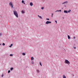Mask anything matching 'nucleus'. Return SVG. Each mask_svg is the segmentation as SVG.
Instances as JSON below:
<instances>
[{
  "instance_id": "obj_7",
  "label": "nucleus",
  "mask_w": 78,
  "mask_h": 78,
  "mask_svg": "<svg viewBox=\"0 0 78 78\" xmlns=\"http://www.w3.org/2000/svg\"><path fill=\"white\" fill-rule=\"evenodd\" d=\"M38 17H39V18H40V19H42V17H41V16H40L39 15H38Z\"/></svg>"
},
{
  "instance_id": "obj_24",
  "label": "nucleus",
  "mask_w": 78,
  "mask_h": 78,
  "mask_svg": "<svg viewBox=\"0 0 78 78\" xmlns=\"http://www.w3.org/2000/svg\"><path fill=\"white\" fill-rule=\"evenodd\" d=\"M70 11H71V10H69L68 11V12H69V13L70 12Z\"/></svg>"
},
{
  "instance_id": "obj_12",
  "label": "nucleus",
  "mask_w": 78,
  "mask_h": 78,
  "mask_svg": "<svg viewBox=\"0 0 78 78\" xmlns=\"http://www.w3.org/2000/svg\"><path fill=\"white\" fill-rule=\"evenodd\" d=\"M37 71L38 72V73H40V72L39 71V70L38 69H37Z\"/></svg>"
},
{
  "instance_id": "obj_15",
  "label": "nucleus",
  "mask_w": 78,
  "mask_h": 78,
  "mask_svg": "<svg viewBox=\"0 0 78 78\" xmlns=\"http://www.w3.org/2000/svg\"><path fill=\"white\" fill-rule=\"evenodd\" d=\"M13 68H10V70L12 71V70H13Z\"/></svg>"
},
{
  "instance_id": "obj_9",
  "label": "nucleus",
  "mask_w": 78,
  "mask_h": 78,
  "mask_svg": "<svg viewBox=\"0 0 78 78\" xmlns=\"http://www.w3.org/2000/svg\"><path fill=\"white\" fill-rule=\"evenodd\" d=\"M21 12L23 13V14H24V13H25V12L24 11H23V10H22Z\"/></svg>"
},
{
  "instance_id": "obj_31",
  "label": "nucleus",
  "mask_w": 78,
  "mask_h": 78,
  "mask_svg": "<svg viewBox=\"0 0 78 78\" xmlns=\"http://www.w3.org/2000/svg\"><path fill=\"white\" fill-rule=\"evenodd\" d=\"M2 77H3V74H2Z\"/></svg>"
},
{
  "instance_id": "obj_13",
  "label": "nucleus",
  "mask_w": 78,
  "mask_h": 78,
  "mask_svg": "<svg viewBox=\"0 0 78 78\" xmlns=\"http://www.w3.org/2000/svg\"><path fill=\"white\" fill-rule=\"evenodd\" d=\"M68 39H70V36H69V35H68Z\"/></svg>"
},
{
  "instance_id": "obj_29",
  "label": "nucleus",
  "mask_w": 78,
  "mask_h": 78,
  "mask_svg": "<svg viewBox=\"0 0 78 78\" xmlns=\"http://www.w3.org/2000/svg\"><path fill=\"white\" fill-rule=\"evenodd\" d=\"M46 20H49V19L47 18Z\"/></svg>"
},
{
  "instance_id": "obj_16",
  "label": "nucleus",
  "mask_w": 78,
  "mask_h": 78,
  "mask_svg": "<svg viewBox=\"0 0 78 78\" xmlns=\"http://www.w3.org/2000/svg\"><path fill=\"white\" fill-rule=\"evenodd\" d=\"M23 56H25V53H23Z\"/></svg>"
},
{
  "instance_id": "obj_8",
  "label": "nucleus",
  "mask_w": 78,
  "mask_h": 78,
  "mask_svg": "<svg viewBox=\"0 0 78 78\" xmlns=\"http://www.w3.org/2000/svg\"><path fill=\"white\" fill-rule=\"evenodd\" d=\"M65 3H67V2H64V3H63L62 4V5H63V4H65Z\"/></svg>"
},
{
  "instance_id": "obj_14",
  "label": "nucleus",
  "mask_w": 78,
  "mask_h": 78,
  "mask_svg": "<svg viewBox=\"0 0 78 78\" xmlns=\"http://www.w3.org/2000/svg\"><path fill=\"white\" fill-rule=\"evenodd\" d=\"M12 46V44H11L10 46H9V47L11 48Z\"/></svg>"
},
{
  "instance_id": "obj_18",
  "label": "nucleus",
  "mask_w": 78,
  "mask_h": 78,
  "mask_svg": "<svg viewBox=\"0 0 78 78\" xmlns=\"http://www.w3.org/2000/svg\"><path fill=\"white\" fill-rule=\"evenodd\" d=\"M39 64H40V66H42V64H41V62H40Z\"/></svg>"
},
{
  "instance_id": "obj_5",
  "label": "nucleus",
  "mask_w": 78,
  "mask_h": 78,
  "mask_svg": "<svg viewBox=\"0 0 78 78\" xmlns=\"http://www.w3.org/2000/svg\"><path fill=\"white\" fill-rule=\"evenodd\" d=\"M30 6H33V3L30 2Z\"/></svg>"
},
{
  "instance_id": "obj_2",
  "label": "nucleus",
  "mask_w": 78,
  "mask_h": 78,
  "mask_svg": "<svg viewBox=\"0 0 78 78\" xmlns=\"http://www.w3.org/2000/svg\"><path fill=\"white\" fill-rule=\"evenodd\" d=\"M65 62L66 64H70V62L69 61L67 60H65Z\"/></svg>"
},
{
  "instance_id": "obj_4",
  "label": "nucleus",
  "mask_w": 78,
  "mask_h": 78,
  "mask_svg": "<svg viewBox=\"0 0 78 78\" xmlns=\"http://www.w3.org/2000/svg\"><path fill=\"white\" fill-rule=\"evenodd\" d=\"M51 23V22L49 21H47L46 22V24H48V23Z\"/></svg>"
},
{
  "instance_id": "obj_22",
  "label": "nucleus",
  "mask_w": 78,
  "mask_h": 78,
  "mask_svg": "<svg viewBox=\"0 0 78 78\" xmlns=\"http://www.w3.org/2000/svg\"><path fill=\"white\" fill-rule=\"evenodd\" d=\"M53 13H52L51 17H53Z\"/></svg>"
},
{
  "instance_id": "obj_20",
  "label": "nucleus",
  "mask_w": 78,
  "mask_h": 78,
  "mask_svg": "<svg viewBox=\"0 0 78 78\" xmlns=\"http://www.w3.org/2000/svg\"><path fill=\"white\" fill-rule=\"evenodd\" d=\"M10 56H13V55H12V54H10Z\"/></svg>"
},
{
  "instance_id": "obj_28",
  "label": "nucleus",
  "mask_w": 78,
  "mask_h": 78,
  "mask_svg": "<svg viewBox=\"0 0 78 78\" xmlns=\"http://www.w3.org/2000/svg\"><path fill=\"white\" fill-rule=\"evenodd\" d=\"M55 22H56V24H57V21L55 20Z\"/></svg>"
},
{
  "instance_id": "obj_34",
  "label": "nucleus",
  "mask_w": 78,
  "mask_h": 78,
  "mask_svg": "<svg viewBox=\"0 0 78 78\" xmlns=\"http://www.w3.org/2000/svg\"><path fill=\"white\" fill-rule=\"evenodd\" d=\"M23 3L24 4V5H25V2H23Z\"/></svg>"
},
{
  "instance_id": "obj_25",
  "label": "nucleus",
  "mask_w": 78,
  "mask_h": 78,
  "mask_svg": "<svg viewBox=\"0 0 78 78\" xmlns=\"http://www.w3.org/2000/svg\"><path fill=\"white\" fill-rule=\"evenodd\" d=\"M73 49H76V47H73Z\"/></svg>"
},
{
  "instance_id": "obj_32",
  "label": "nucleus",
  "mask_w": 78,
  "mask_h": 78,
  "mask_svg": "<svg viewBox=\"0 0 78 78\" xmlns=\"http://www.w3.org/2000/svg\"><path fill=\"white\" fill-rule=\"evenodd\" d=\"M76 38V37H74V39H75Z\"/></svg>"
},
{
  "instance_id": "obj_6",
  "label": "nucleus",
  "mask_w": 78,
  "mask_h": 78,
  "mask_svg": "<svg viewBox=\"0 0 78 78\" xmlns=\"http://www.w3.org/2000/svg\"><path fill=\"white\" fill-rule=\"evenodd\" d=\"M64 12L65 13H68V12L67 10H64Z\"/></svg>"
},
{
  "instance_id": "obj_23",
  "label": "nucleus",
  "mask_w": 78,
  "mask_h": 78,
  "mask_svg": "<svg viewBox=\"0 0 78 78\" xmlns=\"http://www.w3.org/2000/svg\"><path fill=\"white\" fill-rule=\"evenodd\" d=\"M2 45H5V43H3L2 44Z\"/></svg>"
},
{
  "instance_id": "obj_27",
  "label": "nucleus",
  "mask_w": 78,
  "mask_h": 78,
  "mask_svg": "<svg viewBox=\"0 0 78 78\" xmlns=\"http://www.w3.org/2000/svg\"><path fill=\"white\" fill-rule=\"evenodd\" d=\"M58 11L59 12V11L60 12H61V10H58Z\"/></svg>"
},
{
  "instance_id": "obj_26",
  "label": "nucleus",
  "mask_w": 78,
  "mask_h": 78,
  "mask_svg": "<svg viewBox=\"0 0 78 78\" xmlns=\"http://www.w3.org/2000/svg\"><path fill=\"white\" fill-rule=\"evenodd\" d=\"M10 70H9L8 71V73H10Z\"/></svg>"
},
{
  "instance_id": "obj_10",
  "label": "nucleus",
  "mask_w": 78,
  "mask_h": 78,
  "mask_svg": "<svg viewBox=\"0 0 78 78\" xmlns=\"http://www.w3.org/2000/svg\"><path fill=\"white\" fill-rule=\"evenodd\" d=\"M63 78H66V76H65V75H63Z\"/></svg>"
},
{
  "instance_id": "obj_19",
  "label": "nucleus",
  "mask_w": 78,
  "mask_h": 78,
  "mask_svg": "<svg viewBox=\"0 0 78 78\" xmlns=\"http://www.w3.org/2000/svg\"><path fill=\"white\" fill-rule=\"evenodd\" d=\"M44 9V7H42L41 8V9Z\"/></svg>"
},
{
  "instance_id": "obj_3",
  "label": "nucleus",
  "mask_w": 78,
  "mask_h": 78,
  "mask_svg": "<svg viewBox=\"0 0 78 78\" xmlns=\"http://www.w3.org/2000/svg\"><path fill=\"white\" fill-rule=\"evenodd\" d=\"M9 5H11V7L12 8H13V4H12V2H10L9 3Z\"/></svg>"
},
{
  "instance_id": "obj_33",
  "label": "nucleus",
  "mask_w": 78,
  "mask_h": 78,
  "mask_svg": "<svg viewBox=\"0 0 78 78\" xmlns=\"http://www.w3.org/2000/svg\"><path fill=\"white\" fill-rule=\"evenodd\" d=\"M58 11V10H57L56 11H55V12H57V11Z\"/></svg>"
},
{
  "instance_id": "obj_30",
  "label": "nucleus",
  "mask_w": 78,
  "mask_h": 78,
  "mask_svg": "<svg viewBox=\"0 0 78 78\" xmlns=\"http://www.w3.org/2000/svg\"><path fill=\"white\" fill-rule=\"evenodd\" d=\"M2 36V34L0 33V36Z\"/></svg>"
},
{
  "instance_id": "obj_17",
  "label": "nucleus",
  "mask_w": 78,
  "mask_h": 78,
  "mask_svg": "<svg viewBox=\"0 0 78 78\" xmlns=\"http://www.w3.org/2000/svg\"><path fill=\"white\" fill-rule=\"evenodd\" d=\"M31 64H34V62H33V61L31 62Z\"/></svg>"
},
{
  "instance_id": "obj_21",
  "label": "nucleus",
  "mask_w": 78,
  "mask_h": 78,
  "mask_svg": "<svg viewBox=\"0 0 78 78\" xmlns=\"http://www.w3.org/2000/svg\"><path fill=\"white\" fill-rule=\"evenodd\" d=\"M22 3H23L24 2V1L22 0Z\"/></svg>"
},
{
  "instance_id": "obj_11",
  "label": "nucleus",
  "mask_w": 78,
  "mask_h": 78,
  "mask_svg": "<svg viewBox=\"0 0 78 78\" xmlns=\"http://www.w3.org/2000/svg\"><path fill=\"white\" fill-rule=\"evenodd\" d=\"M34 58L33 57H31V60H34Z\"/></svg>"
},
{
  "instance_id": "obj_1",
  "label": "nucleus",
  "mask_w": 78,
  "mask_h": 78,
  "mask_svg": "<svg viewBox=\"0 0 78 78\" xmlns=\"http://www.w3.org/2000/svg\"><path fill=\"white\" fill-rule=\"evenodd\" d=\"M13 13L14 15H15L17 18H18V13L17 12V11H13Z\"/></svg>"
}]
</instances>
